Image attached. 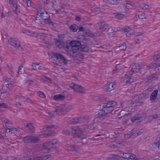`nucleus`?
Here are the masks:
<instances>
[{
  "instance_id": "obj_15",
  "label": "nucleus",
  "mask_w": 160,
  "mask_h": 160,
  "mask_svg": "<svg viewBox=\"0 0 160 160\" xmlns=\"http://www.w3.org/2000/svg\"><path fill=\"white\" fill-rule=\"evenodd\" d=\"M42 147L38 145H33L30 147L28 149L29 152H32V153L37 152L40 151Z\"/></svg>"
},
{
  "instance_id": "obj_44",
  "label": "nucleus",
  "mask_w": 160,
  "mask_h": 160,
  "mask_svg": "<svg viewBox=\"0 0 160 160\" xmlns=\"http://www.w3.org/2000/svg\"><path fill=\"white\" fill-rule=\"evenodd\" d=\"M143 103L142 102H141L140 101H135L132 104L134 106H140L142 105L143 104Z\"/></svg>"
},
{
  "instance_id": "obj_58",
  "label": "nucleus",
  "mask_w": 160,
  "mask_h": 160,
  "mask_svg": "<svg viewBox=\"0 0 160 160\" xmlns=\"http://www.w3.org/2000/svg\"><path fill=\"white\" fill-rule=\"evenodd\" d=\"M132 30V29L128 27H125V28L124 29V32H130V31Z\"/></svg>"
},
{
  "instance_id": "obj_7",
  "label": "nucleus",
  "mask_w": 160,
  "mask_h": 160,
  "mask_svg": "<svg viewBox=\"0 0 160 160\" xmlns=\"http://www.w3.org/2000/svg\"><path fill=\"white\" fill-rule=\"evenodd\" d=\"M70 51L73 52L74 50H75L79 51V49L78 48H79L82 45L80 42L77 41H72L70 42Z\"/></svg>"
},
{
  "instance_id": "obj_8",
  "label": "nucleus",
  "mask_w": 160,
  "mask_h": 160,
  "mask_svg": "<svg viewBox=\"0 0 160 160\" xmlns=\"http://www.w3.org/2000/svg\"><path fill=\"white\" fill-rule=\"evenodd\" d=\"M101 134H98L92 138H91L89 137H86L82 138L80 139L82 140V142L83 144H87L90 142L91 140H101L102 138H97V137L101 136Z\"/></svg>"
},
{
  "instance_id": "obj_26",
  "label": "nucleus",
  "mask_w": 160,
  "mask_h": 160,
  "mask_svg": "<svg viewBox=\"0 0 160 160\" xmlns=\"http://www.w3.org/2000/svg\"><path fill=\"white\" fill-rule=\"evenodd\" d=\"M39 64V63H33L32 65V70L37 71L42 70V67Z\"/></svg>"
},
{
  "instance_id": "obj_6",
  "label": "nucleus",
  "mask_w": 160,
  "mask_h": 160,
  "mask_svg": "<svg viewBox=\"0 0 160 160\" xmlns=\"http://www.w3.org/2000/svg\"><path fill=\"white\" fill-rule=\"evenodd\" d=\"M80 51L74 50L73 51H70V53L72 56L76 58L78 60H82L84 58L83 54L80 52Z\"/></svg>"
},
{
  "instance_id": "obj_36",
  "label": "nucleus",
  "mask_w": 160,
  "mask_h": 160,
  "mask_svg": "<svg viewBox=\"0 0 160 160\" xmlns=\"http://www.w3.org/2000/svg\"><path fill=\"white\" fill-rule=\"evenodd\" d=\"M130 66L131 68H132V70H135L136 69H138L136 68H137L140 66V64L138 63L135 62L132 63Z\"/></svg>"
},
{
  "instance_id": "obj_39",
  "label": "nucleus",
  "mask_w": 160,
  "mask_h": 160,
  "mask_svg": "<svg viewBox=\"0 0 160 160\" xmlns=\"http://www.w3.org/2000/svg\"><path fill=\"white\" fill-rule=\"evenodd\" d=\"M64 110V108L62 107V106H60L58 107L56 109V112L59 114H62V113L63 112Z\"/></svg>"
},
{
  "instance_id": "obj_49",
  "label": "nucleus",
  "mask_w": 160,
  "mask_h": 160,
  "mask_svg": "<svg viewBox=\"0 0 160 160\" xmlns=\"http://www.w3.org/2000/svg\"><path fill=\"white\" fill-rule=\"evenodd\" d=\"M72 108V106L71 105H68L66 106L64 108L65 110L67 112H69L70 110Z\"/></svg>"
},
{
  "instance_id": "obj_53",
  "label": "nucleus",
  "mask_w": 160,
  "mask_h": 160,
  "mask_svg": "<svg viewBox=\"0 0 160 160\" xmlns=\"http://www.w3.org/2000/svg\"><path fill=\"white\" fill-rule=\"evenodd\" d=\"M51 141L52 146L58 144L59 142L58 140L57 139H52Z\"/></svg>"
},
{
  "instance_id": "obj_22",
  "label": "nucleus",
  "mask_w": 160,
  "mask_h": 160,
  "mask_svg": "<svg viewBox=\"0 0 160 160\" xmlns=\"http://www.w3.org/2000/svg\"><path fill=\"white\" fill-rule=\"evenodd\" d=\"M78 49H79L80 51L86 52H89L91 51V49L89 46L84 45H82Z\"/></svg>"
},
{
  "instance_id": "obj_27",
  "label": "nucleus",
  "mask_w": 160,
  "mask_h": 160,
  "mask_svg": "<svg viewBox=\"0 0 160 160\" xmlns=\"http://www.w3.org/2000/svg\"><path fill=\"white\" fill-rule=\"evenodd\" d=\"M55 45L57 46L60 48H62L64 45V42L58 39H56L55 40Z\"/></svg>"
},
{
  "instance_id": "obj_54",
  "label": "nucleus",
  "mask_w": 160,
  "mask_h": 160,
  "mask_svg": "<svg viewBox=\"0 0 160 160\" xmlns=\"http://www.w3.org/2000/svg\"><path fill=\"white\" fill-rule=\"evenodd\" d=\"M112 30L115 32H116L121 31V29L120 28L112 27Z\"/></svg>"
},
{
  "instance_id": "obj_3",
  "label": "nucleus",
  "mask_w": 160,
  "mask_h": 160,
  "mask_svg": "<svg viewBox=\"0 0 160 160\" xmlns=\"http://www.w3.org/2000/svg\"><path fill=\"white\" fill-rule=\"evenodd\" d=\"M107 103H105L103 105V108L98 111V118H100L105 116L107 114L112 113L113 110Z\"/></svg>"
},
{
  "instance_id": "obj_62",
  "label": "nucleus",
  "mask_w": 160,
  "mask_h": 160,
  "mask_svg": "<svg viewBox=\"0 0 160 160\" xmlns=\"http://www.w3.org/2000/svg\"><path fill=\"white\" fill-rule=\"evenodd\" d=\"M40 18H41L39 16H36V20L37 22H40Z\"/></svg>"
},
{
  "instance_id": "obj_24",
  "label": "nucleus",
  "mask_w": 160,
  "mask_h": 160,
  "mask_svg": "<svg viewBox=\"0 0 160 160\" xmlns=\"http://www.w3.org/2000/svg\"><path fill=\"white\" fill-rule=\"evenodd\" d=\"M158 79V77L157 74H153L148 76L146 78V81L148 82H151L154 80H156Z\"/></svg>"
},
{
  "instance_id": "obj_63",
  "label": "nucleus",
  "mask_w": 160,
  "mask_h": 160,
  "mask_svg": "<svg viewBox=\"0 0 160 160\" xmlns=\"http://www.w3.org/2000/svg\"><path fill=\"white\" fill-rule=\"evenodd\" d=\"M85 31V28L82 26H80L79 28V32H83Z\"/></svg>"
},
{
  "instance_id": "obj_47",
  "label": "nucleus",
  "mask_w": 160,
  "mask_h": 160,
  "mask_svg": "<svg viewBox=\"0 0 160 160\" xmlns=\"http://www.w3.org/2000/svg\"><path fill=\"white\" fill-rule=\"evenodd\" d=\"M147 15L144 13H141L138 15V17L141 19H143L146 18Z\"/></svg>"
},
{
  "instance_id": "obj_52",
  "label": "nucleus",
  "mask_w": 160,
  "mask_h": 160,
  "mask_svg": "<svg viewBox=\"0 0 160 160\" xmlns=\"http://www.w3.org/2000/svg\"><path fill=\"white\" fill-rule=\"evenodd\" d=\"M77 92L80 93H84L85 92V90L83 87L81 85V88Z\"/></svg>"
},
{
  "instance_id": "obj_23",
  "label": "nucleus",
  "mask_w": 160,
  "mask_h": 160,
  "mask_svg": "<svg viewBox=\"0 0 160 160\" xmlns=\"http://www.w3.org/2000/svg\"><path fill=\"white\" fill-rule=\"evenodd\" d=\"M135 71V74L136 72H137L138 73V74H137L138 75L142 76L146 73L145 67L143 66L140 67L138 69H136Z\"/></svg>"
},
{
  "instance_id": "obj_5",
  "label": "nucleus",
  "mask_w": 160,
  "mask_h": 160,
  "mask_svg": "<svg viewBox=\"0 0 160 160\" xmlns=\"http://www.w3.org/2000/svg\"><path fill=\"white\" fill-rule=\"evenodd\" d=\"M52 58L54 60H55L57 62L59 63H64L65 64L68 63V60L62 54L58 52L54 53Z\"/></svg>"
},
{
  "instance_id": "obj_61",
  "label": "nucleus",
  "mask_w": 160,
  "mask_h": 160,
  "mask_svg": "<svg viewBox=\"0 0 160 160\" xmlns=\"http://www.w3.org/2000/svg\"><path fill=\"white\" fill-rule=\"evenodd\" d=\"M84 122L83 118L82 117L78 118V123H81Z\"/></svg>"
},
{
  "instance_id": "obj_38",
  "label": "nucleus",
  "mask_w": 160,
  "mask_h": 160,
  "mask_svg": "<svg viewBox=\"0 0 160 160\" xmlns=\"http://www.w3.org/2000/svg\"><path fill=\"white\" fill-rule=\"evenodd\" d=\"M26 127L27 128H28L31 132H33L34 130V128L31 123L26 124Z\"/></svg>"
},
{
  "instance_id": "obj_16",
  "label": "nucleus",
  "mask_w": 160,
  "mask_h": 160,
  "mask_svg": "<svg viewBox=\"0 0 160 160\" xmlns=\"http://www.w3.org/2000/svg\"><path fill=\"white\" fill-rule=\"evenodd\" d=\"M145 116V114H138L133 117L132 118L131 121L133 122H138L142 121L143 119L144 118Z\"/></svg>"
},
{
  "instance_id": "obj_48",
  "label": "nucleus",
  "mask_w": 160,
  "mask_h": 160,
  "mask_svg": "<svg viewBox=\"0 0 160 160\" xmlns=\"http://www.w3.org/2000/svg\"><path fill=\"white\" fill-rule=\"evenodd\" d=\"M78 118H73L71 120V123L72 124H76L78 123Z\"/></svg>"
},
{
  "instance_id": "obj_56",
  "label": "nucleus",
  "mask_w": 160,
  "mask_h": 160,
  "mask_svg": "<svg viewBox=\"0 0 160 160\" xmlns=\"http://www.w3.org/2000/svg\"><path fill=\"white\" fill-rule=\"evenodd\" d=\"M70 130H69L67 129L63 131L62 133L66 135H68L70 134Z\"/></svg>"
},
{
  "instance_id": "obj_35",
  "label": "nucleus",
  "mask_w": 160,
  "mask_h": 160,
  "mask_svg": "<svg viewBox=\"0 0 160 160\" xmlns=\"http://www.w3.org/2000/svg\"><path fill=\"white\" fill-rule=\"evenodd\" d=\"M78 28V26L75 24H73L69 27L70 30L73 32H77Z\"/></svg>"
},
{
  "instance_id": "obj_19",
  "label": "nucleus",
  "mask_w": 160,
  "mask_h": 160,
  "mask_svg": "<svg viewBox=\"0 0 160 160\" xmlns=\"http://www.w3.org/2000/svg\"><path fill=\"white\" fill-rule=\"evenodd\" d=\"M123 152L119 151L118 152L117 155L112 154L110 156L109 158L112 160H118L119 159V158H121L123 157Z\"/></svg>"
},
{
  "instance_id": "obj_60",
  "label": "nucleus",
  "mask_w": 160,
  "mask_h": 160,
  "mask_svg": "<svg viewBox=\"0 0 160 160\" xmlns=\"http://www.w3.org/2000/svg\"><path fill=\"white\" fill-rule=\"evenodd\" d=\"M13 85L12 84L9 83L6 85V87L7 88H9V89H11L12 88Z\"/></svg>"
},
{
  "instance_id": "obj_30",
  "label": "nucleus",
  "mask_w": 160,
  "mask_h": 160,
  "mask_svg": "<svg viewBox=\"0 0 160 160\" xmlns=\"http://www.w3.org/2000/svg\"><path fill=\"white\" fill-rule=\"evenodd\" d=\"M159 115L158 114L155 113L151 116H149L147 117V120L148 121H151L154 119H156L159 117Z\"/></svg>"
},
{
  "instance_id": "obj_29",
  "label": "nucleus",
  "mask_w": 160,
  "mask_h": 160,
  "mask_svg": "<svg viewBox=\"0 0 160 160\" xmlns=\"http://www.w3.org/2000/svg\"><path fill=\"white\" fill-rule=\"evenodd\" d=\"M107 103L111 108L113 110L114 107L118 105L117 102L115 101H112L108 102Z\"/></svg>"
},
{
  "instance_id": "obj_59",
  "label": "nucleus",
  "mask_w": 160,
  "mask_h": 160,
  "mask_svg": "<svg viewBox=\"0 0 160 160\" xmlns=\"http://www.w3.org/2000/svg\"><path fill=\"white\" fill-rule=\"evenodd\" d=\"M33 82V81L32 80H31L30 79H26V82L30 85L32 84Z\"/></svg>"
},
{
  "instance_id": "obj_33",
  "label": "nucleus",
  "mask_w": 160,
  "mask_h": 160,
  "mask_svg": "<svg viewBox=\"0 0 160 160\" xmlns=\"http://www.w3.org/2000/svg\"><path fill=\"white\" fill-rule=\"evenodd\" d=\"M38 38H39L41 40H42V42L43 43H44L45 44H49V41L47 38V36H39L37 37Z\"/></svg>"
},
{
  "instance_id": "obj_4",
  "label": "nucleus",
  "mask_w": 160,
  "mask_h": 160,
  "mask_svg": "<svg viewBox=\"0 0 160 160\" xmlns=\"http://www.w3.org/2000/svg\"><path fill=\"white\" fill-rule=\"evenodd\" d=\"M41 18L45 21L46 24H48L49 26H52V27L55 28L57 26V24L53 22L50 19L49 15L48 12L46 11L40 16Z\"/></svg>"
},
{
  "instance_id": "obj_45",
  "label": "nucleus",
  "mask_w": 160,
  "mask_h": 160,
  "mask_svg": "<svg viewBox=\"0 0 160 160\" xmlns=\"http://www.w3.org/2000/svg\"><path fill=\"white\" fill-rule=\"evenodd\" d=\"M108 3L113 5L117 4L119 0H107Z\"/></svg>"
},
{
  "instance_id": "obj_34",
  "label": "nucleus",
  "mask_w": 160,
  "mask_h": 160,
  "mask_svg": "<svg viewBox=\"0 0 160 160\" xmlns=\"http://www.w3.org/2000/svg\"><path fill=\"white\" fill-rule=\"evenodd\" d=\"M70 87L74 89L76 92H77L81 88V85L76 84L73 83L71 85Z\"/></svg>"
},
{
  "instance_id": "obj_51",
  "label": "nucleus",
  "mask_w": 160,
  "mask_h": 160,
  "mask_svg": "<svg viewBox=\"0 0 160 160\" xmlns=\"http://www.w3.org/2000/svg\"><path fill=\"white\" fill-rule=\"evenodd\" d=\"M38 94L41 98H44L46 97L45 94L42 92H38Z\"/></svg>"
},
{
  "instance_id": "obj_50",
  "label": "nucleus",
  "mask_w": 160,
  "mask_h": 160,
  "mask_svg": "<svg viewBox=\"0 0 160 160\" xmlns=\"http://www.w3.org/2000/svg\"><path fill=\"white\" fill-rule=\"evenodd\" d=\"M140 7L143 9H146L148 8L149 6L146 4L142 3L140 4Z\"/></svg>"
},
{
  "instance_id": "obj_20",
  "label": "nucleus",
  "mask_w": 160,
  "mask_h": 160,
  "mask_svg": "<svg viewBox=\"0 0 160 160\" xmlns=\"http://www.w3.org/2000/svg\"><path fill=\"white\" fill-rule=\"evenodd\" d=\"M96 27H98L102 31H105L108 27V26L105 22H99L96 24Z\"/></svg>"
},
{
  "instance_id": "obj_41",
  "label": "nucleus",
  "mask_w": 160,
  "mask_h": 160,
  "mask_svg": "<svg viewBox=\"0 0 160 160\" xmlns=\"http://www.w3.org/2000/svg\"><path fill=\"white\" fill-rule=\"evenodd\" d=\"M37 10L38 12V14L39 15V16H40L44 12L46 11L44 9L40 7L38 8H37Z\"/></svg>"
},
{
  "instance_id": "obj_37",
  "label": "nucleus",
  "mask_w": 160,
  "mask_h": 160,
  "mask_svg": "<svg viewBox=\"0 0 160 160\" xmlns=\"http://www.w3.org/2000/svg\"><path fill=\"white\" fill-rule=\"evenodd\" d=\"M144 130L143 129L137 131L136 132H134V130H133L132 132L134 136H138L141 135L144 132Z\"/></svg>"
},
{
  "instance_id": "obj_25",
  "label": "nucleus",
  "mask_w": 160,
  "mask_h": 160,
  "mask_svg": "<svg viewBox=\"0 0 160 160\" xmlns=\"http://www.w3.org/2000/svg\"><path fill=\"white\" fill-rule=\"evenodd\" d=\"M65 96L62 94L56 95L53 96V99L56 101H62L65 99Z\"/></svg>"
},
{
  "instance_id": "obj_46",
  "label": "nucleus",
  "mask_w": 160,
  "mask_h": 160,
  "mask_svg": "<svg viewBox=\"0 0 160 160\" xmlns=\"http://www.w3.org/2000/svg\"><path fill=\"white\" fill-rule=\"evenodd\" d=\"M115 16L117 18L121 19L125 17V15L122 14L118 13Z\"/></svg>"
},
{
  "instance_id": "obj_31",
  "label": "nucleus",
  "mask_w": 160,
  "mask_h": 160,
  "mask_svg": "<svg viewBox=\"0 0 160 160\" xmlns=\"http://www.w3.org/2000/svg\"><path fill=\"white\" fill-rule=\"evenodd\" d=\"M22 139V141L25 143H31V135L23 137Z\"/></svg>"
},
{
  "instance_id": "obj_43",
  "label": "nucleus",
  "mask_w": 160,
  "mask_h": 160,
  "mask_svg": "<svg viewBox=\"0 0 160 160\" xmlns=\"http://www.w3.org/2000/svg\"><path fill=\"white\" fill-rule=\"evenodd\" d=\"M127 47V46L126 43H124L122 44L121 46L119 47L120 50L122 51L125 50Z\"/></svg>"
},
{
  "instance_id": "obj_2",
  "label": "nucleus",
  "mask_w": 160,
  "mask_h": 160,
  "mask_svg": "<svg viewBox=\"0 0 160 160\" xmlns=\"http://www.w3.org/2000/svg\"><path fill=\"white\" fill-rule=\"evenodd\" d=\"M135 71L131 70L128 72H124L122 74V77L123 78H128V80L124 82L127 83H131L134 82L135 80V78H137L138 75H135Z\"/></svg>"
},
{
  "instance_id": "obj_55",
  "label": "nucleus",
  "mask_w": 160,
  "mask_h": 160,
  "mask_svg": "<svg viewBox=\"0 0 160 160\" xmlns=\"http://www.w3.org/2000/svg\"><path fill=\"white\" fill-rule=\"evenodd\" d=\"M8 108V106L7 104L4 103H2L0 104V108Z\"/></svg>"
},
{
  "instance_id": "obj_64",
  "label": "nucleus",
  "mask_w": 160,
  "mask_h": 160,
  "mask_svg": "<svg viewBox=\"0 0 160 160\" xmlns=\"http://www.w3.org/2000/svg\"><path fill=\"white\" fill-rule=\"evenodd\" d=\"M149 96V95L148 94H146L145 93H143L142 97L143 98H148Z\"/></svg>"
},
{
  "instance_id": "obj_42",
  "label": "nucleus",
  "mask_w": 160,
  "mask_h": 160,
  "mask_svg": "<svg viewBox=\"0 0 160 160\" xmlns=\"http://www.w3.org/2000/svg\"><path fill=\"white\" fill-rule=\"evenodd\" d=\"M23 100L24 101L28 103H30L32 104L35 103V101H33L28 98H23Z\"/></svg>"
},
{
  "instance_id": "obj_14",
  "label": "nucleus",
  "mask_w": 160,
  "mask_h": 160,
  "mask_svg": "<svg viewBox=\"0 0 160 160\" xmlns=\"http://www.w3.org/2000/svg\"><path fill=\"white\" fill-rule=\"evenodd\" d=\"M21 32L28 35L34 37H38L39 36L37 32L30 31L28 29L23 28Z\"/></svg>"
},
{
  "instance_id": "obj_57",
  "label": "nucleus",
  "mask_w": 160,
  "mask_h": 160,
  "mask_svg": "<svg viewBox=\"0 0 160 160\" xmlns=\"http://www.w3.org/2000/svg\"><path fill=\"white\" fill-rule=\"evenodd\" d=\"M8 160H18V158L17 157H14L12 156L8 158Z\"/></svg>"
},
{
  "instance_id": "obj_9",
  "label": "nucleus",
  "mask_w": 160,
  "mask_h": 160,
  "mask_svg": "<svg viewBox=\"0 0 160 160\" xmlns=\"http://www.w3.org/2000/svg\"><path fill=\"white\" fill-rule=\"evenodd\" d=\"M117 85L115 82L108 83L103 86V88L106 91L110 92L117 87Z\"/></svg>"
},
{
  "instance_id": "obj_21",
  "label": "nucleus",
  "mask_w": 160,
  "mask_h": 160,
  "mask_svg": "<svg viewBox=\"0 0 160 160\" xmlns=\"http://www.w3.org/2000/svg\"><path fill=\"white\" fill-rule=\"evenodd\" d=\"M122 158L128 160H134V159H135V156L132 153H124Z\"/></svg>"
},
{
  "instance_id": "obj_18",
  "label": "nucleus",
  "mask_w": 160,
  "mask_h": 160,
  "mask_svg": "<svg viewBox=\"0 0 160 160\" xmlns=\"http://www.w3.org/2000/svg\"><path fill=\"white\" fill-rule=\"evenodd\" d=\"M66 147L68 150L72 151H78L81 150V147L78 145H72L68 144L67 145Z\"/></svg>"
},
{
  "instance_id": "obj_12",
  "label": "nucleus",
  "mask_w": 160,
  "mask_h": 160,
  "mask_svg": "<svg viewBox=\"0 0 160 160\" xmlns=\"http://www.w3.org/2000/svg\"><path fill=\"white\" fill-rule=\"evenodd\" d=\"M43 148L45 149H46L48 152L52 151L55 148L52 145L51 140L46 142L44 143Z\"/></svg>"
},
{
  "instance_id": "obj_32",
  "label": "nucleus",
  "mask_w": 160,
  "mask_h": 160,
  "mask_svg": "<svg viewBox=\"0 0 160 160\" xmlns=\"http://www.w3.org/2000/svg\"><path fill=\"white\" fill-rule=\"evenodd\" d=\"M51 155H44L43 156H40L36 157L35 158V160H45L46 159L49 158Z\"/></svg>"
},
{
  "instance_id": "obj_40",
  "label": "nucleus",
  "mask_w": 160,
  "mask_h": 160,
  "mask_svg": "<svg viewBox=\"0 0 160 160\" xmlns=\"http://www.w3.org/2000/svg\"><path fill=\"white\" fill-rule=\"evenodd\" d=\"M158 66V65L155 63H151L147 67V68L148 69H150L153 68H157Z\"/></svg>"
},
{
  "instance_id": "obj_10",
  "label": "nucleus",
  "mask_w": 160,
  "mask_h": 160,
  "mask_svg": "<svg viewBox=\"0 0 160 160\" xmlns=\"http://www.w3.org/2000/svg\"><path fill=\"white\" fill-rule=\"evenodd\" d=\"M72 132L73 134V137L75 138H80L82 135V131L78 128L75 127L73 128L72 130Z\"/></svg>"
},
{
  "instance_id": "obj_13",
  "label": "nucleus",
  "mask_w": 160,
  "mask_h": 160,
  "mask_svg": "<svg viewBox=\"0 0 160 160\" xmlns=\"http://www.w3.org/2000/svg\"><path fill=\"white\" fill-rule=\"evenodd\" d=\"M160 146V138L156 140L153 143L150 145V148L152 150L157 151L159 150Z\"/></svg>"
},
{
  "instance_id": "obj_1",
  "label": "nucleus",
  "mask_w": 160,
  "mask_h": 160,
  "mask_svg": "<svg viewBox=\"0 0 160 160\" xmlns=\"http://www.w3.org/2000/svg\"><path fill=\"white\" fill-rule=\"evenodd\" d=\"M55 126L54 125H51L46 126L43 128L44 131L48 132L47 133H43L40 134L39 136L36 135H31V143H36L40 140V138L48 137V136H53L55 134V132L53 130Z\"/></svg>"
},
{
  "instance_id": "obj_28",
  "label": "nucleus",
  "mask_w": 160,
  "mask_h": 160,
  "mask_svg": "<svg viewBox=\"0 0 160 160\" xmlns=\"http://www.w3.org/2000/svg\"><path fill=\"white\" fill-rule=\"evenodd\" d=\"M158 90H156L153 91L151 95L150 100L154 101L156 99L158 96Z\"/></svg>"
},
{
  "instance_id": "obj_11",
  "label": "nucleus",
  "mask_w": 160,
  "mask_h": 160,
  "mask_svg": "<svg viewBox=\"0 0 160 160\" xmlns=\"http://www.w3.org/2000/svg\"><path fill=\"white\" fill-rule=\"evenodd\" d=\"M8 42L12 46L18 49L21 46L20 42L18 41V39L16 38H12L8 40Z\"/></svg>"
},
{
  "instance_id": "obj_17",
  "label": "nucleus",
  "mask_w": 160,
  "mask_h": 160,
  "mask_svg": "<svg viewBox=\"0 0 160 160\" xmlns=\"http://www.w3.org/2000/svg\"><path fill=\"white\" fill-rule=\"evenodd\" d=\"M9 3H11L12 5L13 8H15L14 12L15 13L18 14V13L20 12V7L13 0H10Z\"/></svg>"
}]
</instances>
